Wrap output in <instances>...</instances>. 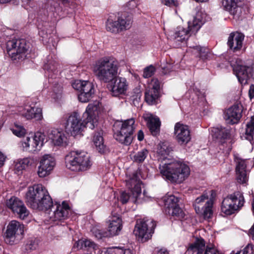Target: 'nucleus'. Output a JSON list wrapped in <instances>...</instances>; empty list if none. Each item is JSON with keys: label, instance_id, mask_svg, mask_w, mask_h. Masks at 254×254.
Wrapping results in <instances>:
<instances>
[{"label": "nucleus", "instance_id": "obj_64", "mask_svg": "<svg viewBox=\"0 0 254 254\" xmlns=\"http://www.w3.org/2000/svg\"><path fill=\"white\" fill-rule=\"evenodd\" d=\"M64 4L67 3L69 1V0H61Z\"/></svg>", "mask_w": 254, "mask_h": 254}, {"label": "nucleus", "instance_id": "obj_55", "mask_svg": "<svg viewBox=\"0 0 254 254\" xmlns=\"http://www.w3.org/2000/svg\"><path fill=\"white\" fill-rule=\"evenodd\" d=\"M249 97L252 99L254 97V85L251 84L249 90Z\"/></svg>", "mask_w": 254, "mask_h": 254}, {"label": "nucleus", "instance_id": "obj_54", "mask_svg": "<svg viewBox=\"0 0 254 254\" xmlns=\"http://www.w3.org/2000/svg\"><path fill=\"white\" fill-rule=\"evenodd\" d=\"M249 246H247L245 249L242 251H238L236 253H234V252L231 253L230 254H251L249 253Z\"/></svg>", "mask_w": 254, "mask_h": 254}, {"label": "nucleus", "instance_id": "obj_59", "mask_svg": "<svg viewBox=\"0 0 254 254\" xmlns=\"http://www.w3.org/2000/svg\"><path fill=\"white\" fill-rule=\"evenodd\" d=\"M157 254H169V253L166 250H161L158 252Z\"/></svg>", "mask_w": 254, "mask_h": 254}, {"label": "nucleus", "instance_id": "obj_44", "mask_svg": "<svg viewBox=\"0 0 254 254\" xmlns=\"http://www.w3.org/2000/svg\"><path fill=\"white\" fill-rule=\"evenodd\" d=\"M93 235L98 239H101L103 237L108 236V233L101 229H100L97 227H93L91 230Z\"/></svg>", "mask_w": 254, "mask_h": 254}, {"label": "nucleus", "instance_id": "obj_33", "mask_svg": "<svg viewBox=\"0 0 254 254\" xmlns=\"http://www.w3.org/2000/svg\"><path fill=\"white\" fill-rule=\"evenodd\" d=\"M102 130L96 132L93 137V142L96 149L100 153H104L107 150V148L104 144V139L102 136Z\"/></svg>", "mask_w": 254, "mask_h": 254}, {"label": "nucleus", "instance_id": "obj_34", "mask_svg": "<svg viewBox=\"0 0 254 254\" xmlns=\"http://www.w3.org/2000/svg\"><path fill=\"white\" fill-rule=\"evenodd\" d=\"M173 151V147L171 144L167 141L160 142L157 146V154L163 157L166 158V155H168Z\"/></svg>", "mask_w": 254, "mask_h": 254}, {"label": "nucleus", "instance_id": "obj_13", "mask_svg": "<svg viewBox=\"0 0 254 254\" xmlns=\"http://www.w3.org/2000/svg\"><path fill=\"white\" fill-rule=\"evenodd\" d=\"M72 86L79 91L78 98L79 101L82 103L89 101L95 93L93 84L88 81L75 80L72 83Z\"/></svg>", "mask_w": 254, "mask_h": 254}, {"label": "nucleus", "instance_id": "obj_28", "mask_svg": "<svg viewBox=\"0 0 254 254\" xmlns=\"http://www.w3.org/2000/svg\"><path fill=\"white\" fill-rule=\"evenodd\" d=\"M144 120L147 122L148 127L153 135H156L160 131L161 122L159 118L152 114H147L143 116Z\"/></svg>", "mask_w": 254, "mask_h": 254}, {"label": "nucleus", "instance_id": "obj_50", "mask_svg": "<svg viewBox=\"0 0 254 254\" xmlns=\"http://www.w3.org/2000/svg\"><path fill=\"white\" fill-rule=\"evenodd\" d=\"M204 254H219V253L213 246H207Z\"/></svg>", "mask_w": 254, "mask_h": 254}, {"label": "nucleus", "instance_id": "obj_16", "mask_svg": "<svg viewBox=\"0 0 254 254\" xmlns=\"http://www.w3.org/2000/svg\"><path fill=\"white\" fill-rule=\"evenodd\" d=\"M55 205L56 208L48 212V217L51 221L58 223V222L63 221L68 217L70 208L65 201H63L61 204L56 203Z\"/></svg>", "mask_w": 254, "mask_h": 254}, {"label": "nucleus", "instance_id": "obj_62", "mask_svg": "<svg viewBox=\"0 0 254 254\" xmlns=\"http://www.w3.org/2000/svg\"><path fill=\"white\" fill-rule=\"evenodd\" d=\"M43 30H41V31H39V34L41 35V36L43 37H45V36L43 34Z\"/></svg>", "mask_w": 254, "mask_h": 254}, {"label": "nucleus", "instance_id": "obj_37", "mask_svg": "<svg viewBox=\"0 0 254 254\" xmlns=\"http://www.w3.org/2000/svg\"><path fill=\"white\" fill-rule=\"evenodd\" d=\"M165 206L166 208V210H169L172 208L178 205V202L179 199L174 196V195H171L168 196H166L163 198Z\"/></svg>", "mask_w": 254, "mask_h": 254}, {"label": "nucleus", "instance_id": "obj_20", "mask_svg": "<svg viewBox=\"0 0 254 254\" xmlns=\"http://www.w3.org/2000/svg\"><path fill=\"white\" fill-rule=\"evenodd\" d=\"M174 134L178 142L181 145L187 144L191 139L189 127L180 122L175 125Z\"/></svg>", "mask_w": 254, "mask_h": 254}, {"label": "nucleus", "instance_id": "obj_3", "mask_svg": "<svg viewBox=\"0 0 254 254\" xmlns=\"http://www.w3.org/2000/svg\"><path fill=\"white\" fill-rule=\"evenodd\" d=\"M93 71L99 81L109 83L118 75V65L117 62L110 57H103L96 62Z\"/></svg>", "mask_w": 254, "mask_h": 254}, {"label": "nucleus", "instance_id": "obj_41", "mask_svg": "<svg viewBox=\"0 0 254 254\" xmlns=\"http://www.w3.org/2000/svg\"><path fill=\"white\" fill-rule=\"evenodd\" d=\"M166 211L169 214L173 216H175L179 219L183 218L185 216L184 211L180 207L179 205L168 210H166Z\"/></svg>", "mask_w": 254, "mask_h": 254}, {"label": "nucleus", "instance_id": "obj_36", "mask_svg": "<svg viewBox=\"0 0 254 254\" xmlns=\"http://www.w3.org/2000/svg\"><path fill=\"white\" fill-rule=\"evenodd\" d=\"M30 163V160L28 158L18 160L15 162L14 171L19 174L22 170L26 169Z\"/></svg>", "mask_w": 254, "mask_h": 254}, {"label": "nucleus", "instance_id": "obj_12", "mask_svg": "<svg viewBox=\"0 0 254 254\" xmlns=\"http://www.w3.org/2000/svg\"><path fill=\"white\" fill-rule=\"evenodd\" d=\"M132 18L130 15L122 14L117 20L108 19L106 22V29L113 33H118L129 29L132 23Z\"/></svg>", "mask_w": 254, "mask_h": 254}, {"label": "nucleus", "instance_id": "obj_6", "mask_svg": "<svg viewBox=\"0 0 254 254\" xmlns=\"http://www.w3.org/2000/svg\"><path fill=\"white\" fill-rule=\"evenodd\" d=\"M135 121L131 118L114 124L116 130L114 137L116 140L125 145H130L133 140V134L135 129Z\"/></svg>", "mask_w": 254, "mask_h": 254}, {"label": "nucleus", "instance_id": "obj_25", "mask_svg": "<svg viewBox=\"0 0 254 254\" xmlns=\"http://www.w3.org/2000/svg\"><path fill=\"white\" fill-rule=\"evenodd\" d=\"M36 202L38 203V206L33 207L32 209L39 210H48L51 207H53V208L54 209L52 199L46 189L44 190L43 195L39 197V200H37Z\"/></svg>", "mask_w": 254, "mask_h": 254}, {"label": "nucleus", "instance_id": "obj_10", "mask_svg": "<svg viewBox=\"0 0 254 254\" xmlns=\"http://www.w3.org/2000/svg\"><path fill=\"white\" fill-rule=\"evenodd\" d=\"M27 50L28 47L25 39H12L6 43L7 54L13 61L24 60Z\"/></svg>", "mask_w": 254, "mask_h": 254}, {"label": "nucleus", "instance_id": "obj_49", "mask_svg": "<svg viewBox=\"0 0 254 254\" xmlns=\"http://www.w3.org/2000/svg\"><path fill=\"white\" fill-rule=\"evenodd\" d=\"M111 254H134L133 252L129 249H123L116 248Z\"/></svg>", "mask_w": 254, "mask_h": 254}, {"label": "nucleus", "instance_id": "obj_27", "mask_svg": "<svg viewBox=\"0 0 254 254\" xmlns=\"http://www.w3.org/2000/svg\"><path fill=\"white\" fill-rule=\"evenodd\" d=\"M242 1L240 0H222L223 8L233 15L238 14L241 11Z\"/></svg>", "mask_w": 254, "mask_h": 254}, {"label": "nucleus", "instance_id": "obj_63", "mask_svg": "<svg viewBox=\"0 0 254 254\" xmlns=\"http://www.w3.org/2000/svg\"><path fill=\"white\" fill-rule=\"evenodd\" d=\"M252 211H253V215H254V200L252 203Z\"/></svg>", "mask_w": 254, "mask_h": 254}, {"label": "nucleus", "instance_id": "obj_31", "mask_svg": "<svg viewBox=\"0 0 254 254\" xmlns=\"http://www.w3.org/2000/svg\"><path fill=\"white\" fill-rule=\"evenodd\" d=\"M49 138L55 145H66L67 138L64 133L58 129H53L49 133Z\"/></svg>", "mask_w": 254, "mask_h": 254}, {"label": "nucleus", "instance_id": "obj_43", "mask_svg": "<svg viewBox=\"0 0 254 254\" xmlns=\"http://www.w3.org/2000/svg\"><path fill=\"white\" fill-rule=\"evenodd\" d=\"M141 96V93L139 89H136L131 93V95H130L129 99L134 106H137L139 105Z\"/></svg>", "mask_w": 254, "mask_h": 254}, {"label": "nucleus", "instance_id": "obj_51", "mask_svg": "<svg viewBox=\"0 0 254 254\" xmlns=\"http://www.w3.org/2000/svg\"><path fill=\"white\" fill-rule=\"evenodd\" d=\"M162 2L168 6H177L179 4L177 0H162Z\"/></svg>", "mask_w": 254, "mask_h": 254}, {"label": "nucleus", "instance_id": "obj_22", "mask_svg": "<svg viewBox=\"0 0 254 254\" xmlns=\"http://www.w3.org/2000/svg\"><path fill=\"white\" fill-rule=\"evenodd\" d=\"M235 161L236 163V173L237 181L240 184H245L248 181L246 160L236 157Z\"/></svg>", "mask_w": 254, "mask_h": 254}, {"label": "nucleus", "instance_id": "obj_38", "mask_svg": "<svg viewBox=\"0 0 254 254\" xmlns=\"http://www.w3.org/2000/svg\"><path fill=\"white\" fill-rule=\"evenodd\" d=\"M216 137L219 139H227L230 136V130L225 127H217L214 128Z\"/></svg>", "mask_w": 254, "mask_h": 254}, {"label": "nucleus", "instance_id": "obj_9", "mask_svg": "<svg viewBox=\"0 0 254 254\" xmlns=\"http://www.w3.org/2000/svg\"><path fill=\"white\" fill-rule=\"evenodd\" d=\"M155 227V222L151 219L138 220L134 233L139 241L144 243L151 239Z\"/></svg>", "mask_w": 254, "mask_h": 254}, {"label": "nucleus", "instance_id": "obj_46", "mask_svg": "<svg viewBox=\"0 0 254 254\" xmlns=\"http://www.w3.org/2000/svg\"><path fill=\"white\" fill-rule=\"evenodd\" d=\"M12 133L18 137H21L23 136L26 132L25 128L22 126H15L13 128L11 129Z\"/></svg>", "mask_w": 254, "mask_h": 254}, {"label": "nucleus", "instance_id": "obj_58", "mask_svg": "<svg viewBox=\"0 0 254 254\" xmlns=\"http://www.w3.org/2000/svg\"><path fill=\"white\" fill-rule=\"evenodd\" d=\"M33 1L34 0H23V1L26 2L30 7L33 6L32 3Z\"/></svg>", "mask_w": 254, "mask_h": 254}, {"label": "nucleus", "instance_id": "obj_61", "mask_svg": "<svg viewBox=\"0 0 254 254\" xmlns=\"http://www.w3.org/2000/svg\"><path fill=\"white\" fill-rule=\"evenodd\" d=\"M197 2H204L207 1L208 0H195Z\"/></svg>", "mask_w": 254, "mask_h": 254}, {"label": "nucleus", "instance_id": "obj_14", "mask_svg": "<svg viewBox=\"0 0 254 254\" xmlns=\"http://www.w3.org/2000/svg\"><path fill=\"white\" fill-rule=\"evenodd\" d=\"M45 136L44 133L39 131L35 133L32 137L27 136L22 141L23 150L30 152L40 150L44 144Z\"/></svg>", "mask_w": 254, "mask_h": 254}, {"label": "nucleus", "instance_id": "obj_5", "mask_svg": "<svg viewBox=\"0 0 254 254\" xmlns=\"http://www.w3.org/2000/svg\"><path fill=\"white\" fill-rule=\"evenodd\" d=\"M67 169L73 171H83L89 169L92 163L88 154L83 151H71L65 157Z\"/></svg>", "mask_w": 254, "mask_h": 254}, {"label": "nucleus", "instance_id": "obj_1", "mask_svg": "<svg viewBox=\"0 0 254 254\" xmlns=\"http://www.w3.org/2000/svg\"><path fill=\"white\" fill-rule=\"evenodd\" d=\"M99 109L98 103L89 104L83 114L86 119L83 122L77 112H74L70 114L64 120L65 131L71 135L75 136L80 133L85 127L94 128L97 126Z\"/></svg>", "mask_w": 254, "mask_h": 254}, {"label": "nucleus", "instance_id": "obj_24", "mask_svg": "<svg viewBox=\"0 0 254 254\" xmlns=\"http://www.w3.org/2000/svg\"><path fill=\"white\" fill-rule=\"evenodd\" d=\"M112 83H113V85L111 92L113 96L117 97L119 95L125 93L128 86L126 78L119 77L117 75Z\"/></svg>", "mask_w": 254, "mask_h": 254}, {"label": "nucleus", "instance_id": "obj_4", "mask_svg": "<svg viewBox=\"0 0 254 254\" xmlns=\"http://www.w3.org/2000/svg\"><path fill=\"white\" fill-rule=\"evenodd\" d=\"M204 23L202 13L198 12L193 17L192 20L188 21V29L181 26L177 27L173 35V46L176 48L180 46L181 43L188 40L191 34H195Z\"/></svg>", "mask_w": 254, "mask_h": 254}, {"label": "nucleus", "instance_id": "obj_60", "mask_svg": "<svg viewBox=\"0 0 254 254\" xmlns=\"http://www.w3.org/2000/svg\"><path fill=\"white\" fill-rule=\"evenodd\" d=\"M10 1V0H0V3H5Z\"/></svg>", "mask_w": 254, "mask_h": 254}, {"label": "nucleus", "instance_id": "obj_23", "mask_svg": "<svg viewBox=\"0 0 254 254\" xmlns=\"http://www.w3.org/2000/svg\"><path fill=\"white\" fill-rule=\"evenodd\" d=\"M242 117V110L238 105H234L228 109L224 113V118L228 123L235 124L238 123Z\"/></svg>", "mask_w": 254, "mask_h": 254}, {"label": "nucleus", "instance_id": "obj_47", "mask_svg": "<svg viewBox=\"0 0 254 254\" xmlns=\"http://www.w3.org/2000/svg\"><path fill=\"white\" fill-rule=\"evenodd\" d=\"M155 71V67L150 65L144 69L143 76L144 78H149L152 76Z\"/></svg>", "mask_w": 254, "mask_h": 254}, {"label": "nucleus", "instance_id": "obj_42", "mask_svg": "<svg viewBox=\"0 0 254 254\" xmlns=\"http://www.w3.org/2000/svg\"><path fill=\"white\" fill-rule=\"evenodd\" d=\"M193 48L198 52L200 59L203 61L208 59L210 54L208 49L199 46H193Z\"/></svg>", "mask_w": 254, "mask_h": 254}, {"label": "nucleus", "instance_id": "obj_26", "mask_svg": "<svg viewBox=\"0 0 254 254\" xmlns=\"http://www.w3.org/2000/svg\"><path fill=\"white\" fill-rule=\"evenodd\" d=\"M244 35L241 33L235 34L231 33L228 39L227 44L230 49L233 52H236L241 49L244 39Z\"/></svg>", "mask_w": 254, "mask_h": 254}, {"label": "nucleus", "instance_id": "obj_7", "mask_svg": "<svg viewBox=\"0 0 254 254\" xmlns=\"http://www.w3.org/2000/svg\"><path fill=\"white\" fill-rule=\"evenodd\" d=\"M141 182L139 179V174L137 171L134 172L129 178L126 180V186L130 190L131 195L126 191H122L120 197V201L123 203H127L130 199L135 203L141 193Z\"/></svg>", "mask_w": 254, "mask_h": 254}, {"label": "nucleus", "instance_id": "obj_11", "mask_svg": "<svg viewBox=\"0 0 254 254\" xmlns=\"http://www.w3.org/2000/svg\"><path fill=\"white\" fill-rule=\"evenodd\" d=\"M213 204V197L209 198L207 193H205L195 199L193 205L196 213L204 219H209L212 215Z\"/></svg>", "mask_w": 254, "mask_h": 254}, {"label": "nucleus", "instance_id": "obj_57", "mask_svg": "<svg viewBox=\"0 0 254 254\" xmlns=\"http://www.w3.org/2000/svg\"><path fill=\"white\" fill-rule=\"evenodd\" d=\"M144 138V133L141 130H139L137 133V139L139 141H142Z\"/></svg>", "mask_w": 254, "mask_h": 254}, {"label": "nucleus", "instance_id": "obj_40", "mask_svg": "<svg viewBox=\"0 0 254 254\" xmlns=\"http://www.w3.org/2000/svg\"><path fill=\"white\" fill-rule=\"evenodd\" d=\"M148 154V151L146 149H143L138 151L133 156V160L134 162L140 163H142Z\"/></svg>", "mask_w": 254, "mask_h": 254}, {"label": "nucleus", "instance_id": "obj_45", "mask_svg": "<svg viewBox=\"0 0 254 254\" xmlns=\"http://www.w3.org/2000/svg\"><path fill=\"white\" fill-rule=\"evenodd\" d=\"M79 244L81 245V249L88 248L89 249L96 250L97 248V245L89 240L79 241Z\"/></svg>", "mask_w": 254, "mask_h": 254}, {"label": "nucleus", "instance_id": "obj_35", "mask_svg": "<svg viewBox=\"0 0 254 254\" xmlns=\"http://www.w3.org/2000/svg\"><path fill=\"white\" fill-rule=\"evenodd\" d=\"M158 97L159 92L154 89H149L145 93V100L149 105L155 104Z\"/></svg>", "mask_w": 254, "mask_h": 254}, {"label": "nucleus", "instance_id": "obj_39", "mask_svg": "<svg viewBox=\"0 0 254 254\" xmlns=\"http://www.w3.org/2000/svg\"><path fill=\"white\" fill-rule=\"evenodd\" d=\"M254 134V115L252 116L250 120L247 123L246 128L247 138L251 140Z\"/></svg>", "mask_w": 254, "mask_h": 254}, {"label": "nucleus", "instance_id": "obj_52", "mask_svg": "<svg viewBox=\"0 0 254 254\" xmlns=\"http://www.w3.org/2000/svg\"><path fill=\"white\" fill-rule=\"evenodd\" d=\"M151 84L152 85V87L151 89L159 92L160 87L159 81L156 78H153L152 80Z\"/></svg>", "mask_w": 254, "mask_h": 254}, {"label": "nucleus", "instance_id": "obj_56", "mask_svg": "<svg viewBox=\"0 0 254 254\" xmlns=\"http://www.w3.org/2000/svg\"><path fill=\"white\" fill-rule=\"evenodd\" d=\"M6 156L0 151V167H2L5 161Z\"/></svg>", "mask_w": 254, "mask_h": 254}, {"label": "nucleus", "instance_id": "obj_15", "mask_svg": "<svg viewBox=\"0 0 254 254\" xmlns=\"http://www.w3.org/2000/svg\"><path fill=\"white\" fill-rule=\"evenodd\" d=\"M24 233V225L16 221H11L7 225L4 234V241L7 244L12 245L16 238L20 239Z\"/></svg>", "mask_w": 254, "mask_h": 254}, {"label": "nucleus", "instance_id": "obj_21", "mask_svg": "<svg viewBox=\"0 0 254 254\" xmlns=\"http://www.w3.org/2000/svg\"><path fill=\"white\" fill-rule=\"evenodd\" d=\"M252 68L246 65L237 64L233 67V71L239 82L246 84L252 76Z\"/></svg>", "mask_w": 254, "mask_h": 254}, {"label": "nucleus", "instance_id": "obj_32", "mask_svg": "<svg viewBox=\"0 0 254 254\" xmlns=\"http://www.w3.org/2000/svg\"><path fill=\"white\" fill-rule=\"evenodd\" d=\"M22 115L27 120L35 119L36 121H40L43 118L42 109L38 107H29Z\"/></svg>", "mask_w": 254, "mask_h": 254}, {"label": "nucleus", "instance_id": "obj_19", "mask_svg": "<svg viewBox=\"0 0 254 254\" xmlns=\"http://www.w3.org/2000/svg\"><path fill=\"white\" fill-rule=\"evenodd\" d=\"M46 188L41 184L35 185L28 188V190L26 194V202L31 208L38 206L37 200L43 195L44 190Z\"/></svg>", "mask_w": 254, "mask_h": 254}, {"label": "nucleus", "instance_id": "obj_53", "mask_svg": "<svg viewBox=\"0 0 254 254\" xmlns=\"http://www.w3.org/2000/svg\"><path fill=\"white\" fill-rule=\"evenodd\" d=\"M37 247V244L34 241H30L29 243H27L26 245V249L27 250H34Z\"/></svg>", "mask_w": 254, "mask_h": 254}, {"label": "nucleus", "instance_id": "obj_29", "mask_svg": "<svg viewBox=\"0 0 254 254\" xmlns=\"http://www.w3.org/2000/svg\"><path fill=\"white\" fill-rule=\"evenodd\" d=\"M205 248V242L202 238H196L190 244L186 254H202Z\"/></svg>", "mask_w": 254, "mask_h": 254}, {"label": "nucleus", "instance_id": "obj_2", "mask_svg": "<svg viewBox=\"0 0 254 254\" xmlns=\"http://www.w3.org/2000/svg\"><path fill=\"white\" fill-rule=\"evenodd\" d=\"M159 170L163 177L173 183H182L190 173L189 166L178 160L171 161L160 165Z\"/></svg>", "mask_w": 254, "mask_h": 254}, {"label": "nucleus", "instance_id": "obj_48", "mask_svg": "<svg viewBox=\"0 0 254 254\" xmlns=\"http://www.w3.org/2000/svg\"><path fill=\"white\" fill-rule=\"evenodd\" d=\"M58 64L55 62L53 64L52 62L48 61L44 65V69L47 71L55 72L57 68Z\"/></svg>", "mask_w": 254, "mask_h": 254}, {"label": "nucleus", "instance_id": "obj_18", "mask_svg": "<svg viewBox=\"0 0 254 254\" xmlns=\"http://www.w3.org/2000/svg\"><path fill=\"white\" fill-rule=\"evenodd\" d=\"M56 165L55 158L50 154H45L40 160L37 172L38 176L44 178L49 175Z\"/></svg>", "mask_w": 254, "mask_h": 254}, {"label": "nucleus", "instance_id": "obj_8", "mask_svg": "<svg viewBox=\"0 0 254 254\" xmlns=\"http://www.w3.org/2000/svg\"><path fill=\"white\" fill-rule=\"evenodd\" d=\"M245 202L243 194L235 191L224 198L221 204V212L226 215H232L239 210Z\"/></svg>", "mask_w": 254, "mask_h": 254}, {"label": "nucleus", "instance_id": "obj_30", "mask_svg": "<svg viewBox=\"0 0 254 254\" xmlns=\"http://www.w3.org/2000/svg\"><path fill=\"white\" fill-rule=\"evenodd\" d=\"M108 226L109 232L111 235H116L121 230L122 228V219L119 214H114L112 212Z\"/></svg>", "mask_w": 254, "mask_h": 254}, {"label": "nucleus", "instance_id": "obj_17", "mask_svg": "<svg viewBox=\"0 0 254 254\" xmlns=\"http://www.w3.org/2000/svg\"><path fill=\"white\" fill-rule=\"evenodd\" d=\"M6 206L18 217L24 219L29 213L23 202L18 198L13 196L7 200Z\"/></svg>", "mask_w": 254, "mask_h": 254}]
</instances>
